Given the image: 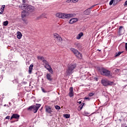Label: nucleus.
<instances>
[{
    "mask_svg": "<svg viewBox=\"0 0 127 127\" xmlns=\"http://www.w3.org/2000/svg\"><path fill=\"white\" fill-rule=\"evenodd\" d=\"M17 37L18 39H20L21 37H22V34H21V33H20L19 34H18L17 35Z\"/></svg>",
    "mask_w": 127,
    "mask_h": 127,
    "instance_id": "nucleus-26",
    "label": "nucleus"
},
{
    "mask_svg": "<svg viewBox=\"0 0 127 127\" xmlns=\"http://www.w3.org/2000/svg\"><path fill=\"white\" fill-rule=\"evenodd\" d=\"M3 25L4 26H6L8 24V21H5L3 22Z\"/></svg>",
    "mask_w": 127,
    "mask_h": 127,
    "instance_id": "nucleus-28",
    "label": "nucleus"
},
{
    "mask_svg": "<svg viewBox=\"0 0 127 127\" xmlns=\"http://www.w3.org/2000/svg\"><path fill=\"white\" fill-rule=\"evenodd\" d=\"M5 7V5H2L1 6V8H2L3 9H4Z\"/></svg>",
    "mask_w": 127,
    "mask_h": 127,
    "instance_id": "nucleus-45",
    "label": "nucleus"
},
{
    "mask_svg": "<svg viewBox=\"0 0 127 127\" xmlns=\"http://www.w3.org/2000/svg\"><path fill=\"white\" fill-rule=\"evenodd\" d=\"M27 111H32L33 110V105H32L31 106H29L27 109Z\"/></svg>",
    "mask_w": 127,
    "mask_h": 127,
    "instance_id": "nucleus-23",
    "label": "nucleus"
},
{
    "mask_svg": "<svg viewBox=\"0 0 127 127\" xmlns=\"http://www.w3.org/2000/svg\"><path fill=\"white\" fill-rule=\"evenodd\" d=\"M11 123H14V121H12Z\"/></svg>",
    "mask_w": 127,
    "mask_h": 127,
    "instance_id": "nucleus-54",
    "label": "nucleus"
},
{
    "mask_svg": "<svg viewBox=\"0 0 127 127\" xmlns=\"http://www.w3.org/2000/svg\"><path fill=\"white\" fill-rule=\"evenodd\" d=\"M114 2H115V0H111V1L109 2L110 5H112Z\"/></svg>",
    "mask_w": 127,
    "mask_h": 127,
    "instance_id": "nucleus-31",
    "label": "nucleus"
},
{
    "mask_svg": "<svg viewBox=\"0 0 127 127\" xmlns=\"http://www.w3.org/2000/svg\"><path fill=\"white\" fill-rule=\"evenodd\" d=\"M120 1H122V0H115L114 3H118V2H120Z\"/></svg>",
    "mask_w": 127,
    "mask_h": 127,
    "instance_id": "nucleus-37",
    "label": "nucleus"
},
{
    "mask_svg": "<svg viewBox=\"0 0 127 127\" xmlns=\"http://www.w3.org/2000/svg\"><path fill=\"white\" fill-rule=\"evenodd\" d=\"M19 7L22 9H25L24 10L27 13L28 12V11H33L35 8L34 6L27 5L26 4H23L21 5H19Z\"/></svg>",
    "mask_w": 127,
    "mask_h": 127,
    "instance_id": "nucleus-2",
    "label": "nucleus"
},
{
    "mask_svg": "<svg viewBox=\"0 0 127 127\" xmlns=\"http://www.w3.org/2000/svg\"><path fill=\"white\" fill-rule=\"evenodd\" d=\"M78 21V18H73L69 20V23L70 24H73V23H75V22H77Z\"/></svg>",
    "mask_w": 127,
    "mask_h": 127,
    "instance_id": "nucleus-10",
    "label": "nucleus"
},
{
    "mask_svg": "<svg viewBox=\"0 0 127 127\" xmlns=\"http://www.w3.org/2000/svg\"><path fill=\"white\" fill-rule=\"evenodd\" d=\"M64 118H65V119H69V118H70V115L69 114H64Z\"/></svg>",
    "mask_w": 127,
    "mask_h": 127,
    "instance_id": "nucleus-25",
    "label": "nucleus"
},
{
    "mask_svg": "<svg viewBox=\"0 0 127 127\" xmlns=\"http://www.w3.org/2000/svg\"><path fill=\"white\" fill-rule=\"evenodd\" d=\"M42 61H43V63H45V64H48V62H47V61H46L45 60H43Z\"/></svg>",
    "mask_w": 127,
    "mask_h": 127,
    "instance_id": "nucleus-38",
    "label": "nucleus"
},
{
    "mask_svg": "<svg viewBox=\"0 0 127 127\" xmlns=\"http://www.w3.org/2000/svg\"><path fill=\"white\" fill-rule=\"evenodd\" d=\"M125 48H126V51H127V43H126L125 44Z\"/></svg>",
    "mask_w": 127,
    "mask_h": 127,
    "instance_id": "nucleus-46",
    "label": "nucleus"
},
{
    "mask_svg": "<svg viewBox=\"0 0 127 127\" xmlns=\"http://www.w3.org/2000/svg\"><path fill=\"white\" fill-rule=\"evenodd\" d=\"M115 72H116L117 73H119V72H120V69H118V68H116L115 69Z\"/></svg>",
    "mask_w": 127,
    "mask_h": 127,
    "instance_id": "nucleus-42",
    "label": "nucleus"
},
{
    "mask_svg": "<svg viewBox=\"0 0 127 127\" xmlns=\"http://www.w3.org/2000/svg\"><path fill=\"white\" fill-rule=\"evenodd\" d=\"M33 69V64H30V66L29 67V74H31L32 72V69Z\"/></svg>",
    "mask_w": 127,
    "mask_h": 127,
    "instance_id": "nucleus-14",
    "label": "nucleus"
},
{
    "mask_svg": "<svg viewBox=\"0 0 127 127\" xmlns=\"http://www.w3.org/2000/svg\"><path fill=\"white\" fill-rule=\"evenodd\" d=\"M2 13H3V12H2V11L0 12V14H2Z\"/></svg>",
    "mask_w": 127,
    "mask_h": 127,
    "instance_id": "nucleus-53",
    "label": "nucleus"
},
{
    "mask_svg": "<svg viewBox=\"0 0 127 127\" xmlns=\"http://www.w3.org/2000/svg\"><path fill=\"white\" fill-rule=\"evenodd\" d=\"M41 90L43 93H47V91L43 87H41Z\"/></svg>",
    "mask_w": 127,
    "mask_h": 127,
    "instance_id": "nucleus-33",
    "label": "nucleus"
},
{
    "mask_svg": "<svg viewBox=\"0 0 127 127\" xmlns=\"http://www.w3.org/2000/svg\"><path fill=\"white\" fill-rule=\"evenodd\" d=\"M95 95V93H90L88 94V97H93Z\"/></svg>",
    "mask_w": 127,
    "mask_h": 127,
    "instance_id": "nucleus-36",
    "label": "nucleus"
},
{
    "mask_svg": "<svg viewBox=\"0 0 127 127\" xmlns=\"http://www.w3.org/2000/svg\"><path fill=\"white\" fill-rule=\"evenodd\" d=\"M20 116L17 114H13L10 118V120H12V119H16V120H18Z\"/></svg>",
    "mask_w": 127,
    "mask_h": 127,
    "instance_id": "nucleus-9",
    "label": "nucleus"
},
{
    "mask_svg": "<svg viewBox=\"0 0 127 127\" xmlns=\"http://www.w3.org/2000/svg\"><path fill=\"white\" fill-rule=\"evenodd\" d=\"M59 35H58V34L57 33H55L54 35V38L56 39L59 37Z\"/></svg>",
    "mask_w": 127,
    "mask_h": 127,
    "instance_id": "nucleus-32",
    "label": "nucleus"
},
{
    "mask_svg": "<svg viewBox=\"0 0 127 127\" xmlns=\"http://www.w3.org/2000/svg\"><path fill=\"white\" fill-rule=\"evenodd\" d=\"M125 127H127V126Z\"/></svg>",
    "mask_w": 127,
    "mask_h": 127,
    "instance_id": "nucleus-55",
    "label": "nucleus"
},
{
    "mask_svg": "<svg viewBox=\"0 0 127 127\" xmlns=\"http://www.w3.org/2000/svg\"><path fill=\"white\" fill-rule=\"evenodd\" d=\"M119 30V33L120 35H122V34H124L125 33V29H124V26H120Z\"/></svg>",
    "mask_w": 127,
    "mask_h": 127,
    "instance_id": "nucleus-8",
    "label": "nucleus"
},
{
    "mask_svg": "<svg viewBox=\"0 0 127 127\" xmlns=\"http://www.w3.org/2000/svg\"><path fill=\"white\" fill-rule=\"evenodd\" d=\"M3 10H4V9H3L2 8H0V11H2V12H3Z\"/></svg>",
    "mask_w": 127,
    "mask_h": 127,
    "instance_id": "nucleus-51",
    "label": "nucleus"
},
{
    "mask_svg": "<svg viewBox=\"0 0 127 127\" xmlns=\"http://www.w3.org/2000/svg\"><path fill=\"white\" fill-rule=\"evenodd\" d=\"M74 55L76 56V57H77V58H78L79 59H81L82 58V54L79 52V51L75 54Z\"/></svg>",
    "mask_w": 127,
    "mask_h": 127,
    "instance_id": "nucleus-12",
    "label": "nucleus"
},
{
    "mask_svg": "<svg viewBox=\"0 0 127 127\" xmlns=\"http://www.w3.org/2000/svg\"><path fill=\"white\" fill-rule=\"evenodd\" d=\"M85 105V103H82L81 105L78 106L77 108L78 111H81L83 109V106Z\"/></svg>",
    "mask_w": 127,
    "mask_h": 127,
    "instance_id": "nucleus-19",
    "label": "nucleus"
},
{
    "mask_svg": "<svg viewBox=\"0 0 127 127\" xmlns=\"http://www.w3.org/2000/svg\"><path fill=\"white\" fill-rule=\"evenodd\" d=\"M55 108L56 110H61V107H60V106H59L58 105H56L55 106Z\"/></svg>",
    "mask_w": 127,
    "mask_h": 127,
    "instance_id": "nucleus-29",
    "label": "nucleus"
},
{
    "mask_svg": "<svg viewBox=\"0 0 127 127\" xmlns=\"http://www.w3.org/2000/svg\"><path fill=\"white\" fill-rule=\"evenodd\" d=\"M68 95L71 97L74 96V93H73V87H71L69 88V92Z\"/></svg>",
    "mask_w": 127,
    "mask_h": 127,
    "instance_id": "nucleus-11",
    "label": "nucleus"
},
{
    "mask_svg": "<svg viewBox=\"0 0 127 127\" xmlns=\"http://www.w3.org/2000/svg\"><path fill=\"white\" fill-rule=\"evenodd\" d=\"M22 20H23V21H24V22L26 23V24H27V23H28V22H27V20L24 19V18H22Z\"/></svg>",
    "mask_w": 127,
    "mask_h": 127,
    "instance_id": "nucleus-30",
    "label": "nucleus"
},
{
    "mask_svg": "<svg viewBox=\"0 0 127 127\" xmlns=\"http://www.w3.org/2000/svg\"><path fill=\"white\" fill-rule=\"evenodd\" d=\"M48 70L49 72H50V73H51V74H53V70H52V68H51V67L48 68Z\"/></svg>",
    "mask_w": 127,
    "mask_h": 127,
    "instance_id": "nucleus-27",
    "label": "nucleus"
},
{
    "mask_svg": "<svg viewBox=\"0 0 127 127\" xmlns=\"http://www.w3.org/2000/svg\"><path fill=\"white\" fill-rule=\"evenodd\" d=\"M124 52H119V53H116V55H115V57H118V56H120V55L122 54Z\"/></svg>",
    "mask_w": 127,
    "mask_h": 127,
    "instance_id": "nucleus-24",
    "label": "nucleus"
},
{
    "mask_svg": "<svg viewBox=\"0 0 127 127\" xmlns=\"http://www.w3.org/2000/svg\"><path fill=\"white\" fill-rule=\"evenodd\" d=\"M46 77L48 81H52V78L51 77V75L50 73H47Z\"/></svg>",
    "mask_w": 127,
    "mask_h": 127,
    "instance_id": "nucleus-15",
    "label": "nucleus"
},
{
    "mask_svg": "<svg viewBox=\"0 0 127 127\" xmlns=\"http://www.w3.org/2000/svg\"><path fill=\"white\" fill-rule=\"evenodd\" d=\"M22 2L23 3H25V2H26V0H22Z\"/></svg>",
    "mask_w": 127,
    "mask_h": 127,
    "instance_id": "nucleus-49",
    "label": "nucleus"
},
{
    "mask_svg": "<svg viewBox=\"0 0 127 127\" xmlns=\"http://www.w3.org/2000/svg\"><path fill=\"white\" fill-rule=\"evenodd\" d=\"M101 83L105 87H106L107 86H112V85H113V84H114V82L109 81V80H108V79H102L101 80Z\"/></svg>",
    "mask_w": 127,
    "mask_h": 127,
    "instance_id": "nucleus-4",
    "label": "nucleus"
},
{
    "mask_svg": "<svg viewBox=\"0 0 127 127\" xmlns=\"http://www.w3.org/2000/svg\"><path fill=\"white\" fill-rule=\"evenodd\" d=\"M33 112L34 114L37 113V111L38 109L41 107V104H36V105H33Z\"/></svg>",
    "mask_w": 127,
    "mask_h": 127,
    "instance_id": "nucleus-6",
    "label": "nucleus"
},
{
    "mask_svg": "<svg viewBox=\"0 0 127 127\" xmlns=\"http://www.w3.org/2000/svg\"><path fill=\"white\" fill-rule=\"evenodd\" d=\"M77 64H70L68 65V68L66 70V74L67 75H71L72 73H73V71L75 68H76Z\"/></svg>",
    "mask_w": 127,
    "mask_h": 127,
    "instance_id": "nucleus-3",
    "label": "nucleus"
},
{
    "mask_svg": "<svg viewBox=\"0 0 127 127\" xmlns=\"http://www.w3.org/2000/svg\"><path fill=\"white\" fill-rule=\"evenodd\" d=\"M78 103H79V104H82V101H79Z\"/></svg>",
    "mask_w": 127,
    "mask_h": 127,
    "instance_id": "nucleus-52",
    "label": "nucleus"
},
{
    "mask_svg": "<svg viewBox=\"0 0 127 127\" xmlns=\"http://www.w3.org/2000/svg\"><path fill=\"white\" fill-rule=\"evenodd\" d=\"M38 59H40V60H42L43 61V60H44V58L43 57L38 56Z\"/></svg>",
    "mask_w": 127,
    "mask_h": 127,
    "instance_id": "nucleus-35",
    "label": "nucleus"
},
{
    "mask_svg": "<svg viewBox=\"0 0 127 127\" xmlns=\"http://www.w3.org/2000/svg\"><path fill=\"white\" fill-rule=\"evenodd\" d=\"M10 119V116H8L5 117V120H9Z\"/></svg>",
    "mask_w": 127,
    "mask_h": 127,
    "instance_id": "nucleus-41",
    "label": "nucleus"
},
{
    "mask_svg": "<svg viewBox=\"0 0 127 127\" xmlns=\"http://www.w3.org/2000/svg\"><path fill=\"white\" fill-rule=\"evenodd\" d=\"M3 78V76L2 75H0V81H1V80H2Z\"/></svg>",
    "mask_w": 127,
    "mask_h": 127,
    "instance_id": "nucleus-44",
    "label": "nucleus"
},
{
    "mask_svg": "<svg viewBox=\"0 0 127 127\" xmlns=\"http://www.w3.org/2000/svg\"><path fill=\"white\" fill-rule=\"evenodd\" d=\"M84 35V34L83 32H80L79 34H78V35L76 36V39H80L82 36Z\"/></svg>",
    "mask_w": 127,
    "mask_h": 127,
    "instance_id": "nucleus-18",
    "label": "nucleus"
},
{
    "mask_svg": "<svg viewBox=\"0 0 127 127\" xmlns=\"http://www.w3.org/2000/svg\"><path fill=\"white\" fill-rule=\"evenodd\" d=\"M73 16V14H66V13H62V18H71Z\"/></svg>",
    "mask_w": 127,
    "mask_h": 127,
    "instance_id": "nucleus-7",
    "label": "nucleus"
},
{
    "mask_svg": "<svg viewBox=\"0 0 127 127\" xmlns=\"http://www.w3.org/2000/svg\"><path fill=\"white\" fill-rule=\"evenodd\" d=\"M79 0H72V2H77Z\"/></svg>",
    "mask_w": 127,
    "mask_h": 127,
    "instance_id": "nucleus-43",
    "label": "nucleus"
},
{
    "mask_svg": "<svg viewBox=\"0 0 127 127\" xmlns=\"http://www.w3.org/2000/svg\"><path fill=\"white\" fill-rule=\"evenodd\" d=\"M94 80H95V81H98V79L97 77H94Z\"/></svg>",
    "mask_w": 127,
    "mask_h": 127,
    "instance_id": "nucleus-50",
    "label": "nucleus"
},
{
    "mask_svg": "<svg viewBox=\"0 0 127 127\" xmlns=\"http://www.w3.org/2000/svg\"><path fill=\"white\" fill-rule=\"evenodd\" d=\"M43 17H44V14H42L39 17H38V18H43Z\"/></svg>",
    "mask_w": 127,
    "mask_h": 127,
    "instance_id": "nucleus-39",
    "label": "nucleus"
},
{
    "mask_svg": "<svg viewBox=\"0 0 127 127\" xmlns=\"http://www.w3.org/2000/svg\"><path fill=\"white\" fill-rule=\"evenodd\" d=\"M45 111L47 114L50 115V117H52L53 115V114H52V113H53V111H52V108H51V107L50 106L46 105Z\"/></svg>",
    "mask_w": 127,
    "mask_h": 127,
    "instance_id": "nucleus-5",
    "label": "nucleus"
},
{
    "mask_svg": "<svg viewBox=\"0 0 127 127\" xmlns=\"http://www.w3.org/2000/svg\"><path fill=\"white\" fill-rule=\"evenodd\" d=\"M56 40H57L58 41H60V42H61V41H62V38H61L60 37V36H58V37L57 38H56Z\"/></svg>",
    "mask_w": 127,
    "mask_h": 127,
    "instance_id": "nucleus-21",
    "label": "nucleus"
},
{
    "mask_svg": "<svg viewBox=\"0 0 127 127\" xmlns=\"http://www.w3.org/2000/svg\"><path fill=\"white\" fill-rule=\"evenodd\" d=\"M26 13L27 12L24 10L22 11V15H21L22 18H24L25 16H26Z\"/></svg>",
    "mask_w": 127,
    "mask_h": 127,
    "instance_id": "nucleus-17",
    "label": "nucleus"
},
{
    "mask_svg": "<svg viewBox=\"0 0 127 127\" xmlns=\"http://www.w3.org/2000/svg\"><path fill=\"white\" fill-rule=\"evenodd\" d=\"M56 16L59 18H62V13H58L56 14Z\"/></svg>",
    "mask_w": 127,
    "mask_h": 127,
    "instance_id": "nucleus-20",
    "label": "nucleus"
},
{
    "mask_svg": "<svg viewBox=\"0 0 127 127\" xmlns=\"http://www.w3.org/2000/svg\"><path fill=\"white\" fill-rule=\"evenodd\" d=\"M45 67L46 69H47V70L48 69H49V68H51V66H50V65H49V63H48V64H46L45 65Z\"/></svg>",
    "mask_w": 127,
    "mask_h": 127,
    "instance_id": "nucleus-22",
    "label": "nucleus"
},
{
    "mask_svg": "<svg viewBox=\"0 0 127 127\" xmlns=\"http://www.w3.org/2000/svg\"><path fill=\"white\" fill-rule=\"evenodd\" d=\"M85 115H90V113L87 112H84Z\"/></svg>",
    "mask_w": 127,
    "mask_h": 127,
    "instance_id": "nucleus-48",
    "label": "nucleus"
},
{
    "mask_svg": "<svg viewBox=\"0 0 127 127\" xmlns=\"http://www.w3.org/2000/svg\"><path fill=\"white\" fill-rule=\"evenodd\" d=\"M98 71L102 76H105V77H112L113 76V73L111 72V71L106 68L100 67L98 69Z\"/></svg>",
    "mask_w": 127,
    "mask_h": 127,
    "instance_id": "nucleus-1",
    "label": "nucleus"
},
{
    "mask_svg": "<svg viewBox=\"0 0 127 127\" xmlns=\"http://www.w3.org/2000/svg\"><path fill=\"white\" fill-rule=\"evenodd\" d=\"M66 2H72V0H67Z\"/></svg>",
    "mask_w": 127,
    "mask_h": 127,
    "instance_id": "nucleus-47",
    "label": "nucleus"
},
{
    "mask_svg": "<svg viewBox=\"0 0 127 127\" xmlns=\"http://www.w3.org/2000/svg\"><path fill=\"white\" fill-rule=\"evenodd\" d=\"M84 100H87V101H90L91 100V98L89 97H85Z\"/></svg>",
    "mask_w": 127,
    "mask_h": 127,
    "instance_id": "nucleus-40",
    "label": "nucleus"
},
{
    "mask_svg": "<svg viewBox=\"0 0 127 127\" xmlns=\"http://www.w3.org/2000/svg\"><path fill=\"white\" fill-rule=\"evenodd\" d=\"M70 50H71V51H72V52L74 54V55L76 54V53H77L78 52V51L77 49H75L74 48H70Z\"/></svg>",
    "mask_w": 127,
    "mask_h": 127,
    "instance_id": "nucleus-16",
    "label": "nucleus"
},
{
    "mask_svg": "<svg viewBox=\"0 0 127 127\" xmlns=\"http://www.w3.org/2000/svg\"><path fill=\"white\" fill-rule=\"evenodd\" d=\"M96 5H98V4H94L92 6H91L90 8H88V9H89L90 10H91V9H92V8H93V7H95V6H96Z\"/></svg>",
    "mask_w": 127,
    "mask_h": 127,
    "instance_id": "nucleus-34",
    "label": "nucleus"
},
{
    "mask_svg": "<svg viewBox=\"0 0 127 127\" xmlns=\"http://www.w3.org/2000/svg\"><path fill=\"white\" fill-rule=\"evenodd\" d=\"M84 13L85 14V15H90L91 14V10L88 8L84 11Z\"/></svg>",
    "mask_w": 127,
    "mask_h": 127,
    "instance_id": "nucleus-13",
    "label": "nucleus"
}]
</instances>
